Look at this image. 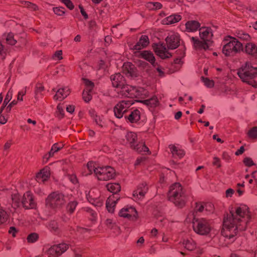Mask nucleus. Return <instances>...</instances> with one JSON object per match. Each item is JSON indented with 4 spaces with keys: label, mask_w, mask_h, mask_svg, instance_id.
<instances>
[{
    "label": "nucleus",
    "mask_w": 257,
    "mask_h": 257,
    "mask_svg": "<svg viewBox=\"0 0 257 257\" xmlns=\"http://www.w3.org/2000/svg\"><path fill=\"white\" fill-rule=\"evenodd\" d=\"M250 219L249 208L246 205L240 204L231 207L229 214L224 219L221 234L234 240L238 231L245 230Z\"/></svg>",
    "instance_id": "1"
},
{
    "label": "nucleus",
    "mask_w": 257,
    "mask_h": 257,
    "mask_svg": "<svg viewBox=\"0 0 257 257\" xmlns=\"http://www.w3.org/2000/svg\"><path fill=\"white\" fill-rule=\"evenodd\" d=\"M237 74L243 82L257 88V67L246 62L237 70Z\"/></svg>",
    "instance_id": "2"
},
{
    "label": "nucleus",
    "mask_w": 257,
    "mask_h": 257,
    "mask_svg": "<svg viewBox=\"0 0 257 257\" xmlns=\"http://www.w3.org/2000/svg\"><path fill=\"white\" fill-rule=\"evenodd\" d=\"M168 197L169 200L179 208L185 206L187 200L186 191L179 183H175L170 186Z\"/></svg>",
    "instance_id": "3"
},
{
    "label": "nucleus",
    "mask_w": 257,
    "mask_h": 257,
    "mask_svg": "<svg viewBox=\"0 0 257 257\" xmlns=\"http://www.w3.org/2000/svg\"><path fill=\"white\" fill-rule=\"evenodd\" d=\"M199 35L202 40L195 37L191 38L194 47L196 49H208L212 44L213 33L209 27H202L199 29Z\"/></svg>",
    "instance_id": "4"
},
{
    "label": "nucleus",
    "mask_w": 257,
    "mask_h": 257,
    "mask_svg": "<svg viewBox=\"0 0 257 257\" xmlns=\"http://www.w3.org/2000/svg\"><path fill=\"white\" fill-rule=\"evenodd\" d=\"M223 43L222 52L226 56H234L243 51L242 43L235 38L228 36L223 40Z\"/></svg>",
    "instance_id": "5"
},
{
    "label": "nucleus",
    "mask_w": 257,
    "mask_h": 257,
    "mask_svg": "<svg viewBox=\"0 0 257 257\" xmlns=\"http://www.w3.org/2000/svg\"><path fill=\"white\" fill-rule=\"evenodd\" d=\"M193 227L194 231L197 234L202 235H207L211 229V221L204 218H196L194 216Z\"/></svg>",
    "instance_id": "6"
},
{
    "label": "nucleus",
    "mask_w": 257,
    "mask_h": 257,
    "mask_svg": "<svg viewBox=\"0 0 257 257\" xmlns=\"http://www.w3.org/2000/svg\"><path fill=\"white\" fill-rule=\"evenodd\" d=\"M66 202L64 194L59 192L51 193L46 199V205L53 209L61 208Z\"/></svg>",
    "instance_id": "7"
},
{
    "label": "nucleus",
    "mask_w": 257,
    "mask_h": 257,
    "mask_svg": "<svg viewBox=\"0 0 257 257\" xmlns=\"http://www.w3.org/2000/svg\"><path fill=\"white\" fill-rule=\"evenodd\" d=\"M95 175L100 181H108L115 177V171L111 167H97L95 171Z\"/></svg>",
    "instance_id": "8"
},
{
    "label": "nucleus",
    "mask_w": 257,
    "mask_h": 257,
    "mask_svg": "<svg viewBox=\"0 0 257 257\" xmlns=\"http://www.w3.org/2000/svg\"><path fill=\"white\" fill-rule=\"evenodd\" d=\"M134 104L132 99L123 100L118 102L113 108L115 116L118 118L122 117L130 110L128 108Z\"/></svg>",
    "instance_id": "9"
},
{
    "label": "nucleus",
    "mask_w": 257,
    "mask_h": 257,
    "mask_svg": "<svg viewBox=\"0 0 257 257\" xmlns=\"http://www.w3.org/2000/svg\"><path fill=\"white\" fill-rule=\"evenodd\" d=\"M120 88V90L118 91V93L122 96L127 97L132 99L137 97L140 95L139 91L136 87L129 85L124 84Z\"/></svg>",
    "instance_id": "10"
},
{
    "label": "nucleus",
    "mask_w": 257,
    "mask_h": 257,
    "mask_svg": "<svg viewBox=\"0 0 257 257\" xmlns=\"http://www.w3.org/2000/svg\"><path fill=\"white\" fill-rule=\"evenodd\" d=\"M118 215L120 217L127 218L132 220H136L138 216L137 211L135 208L128 205L122 208L119 211Z\"/></svg>",
    "instance_id": "11"
},
{
    "label": "nucleus",
    "mask_w": 257,
    "mask_h": 257,
    "mask_svg": "<svg viewBox=\"0 0 257 257\" xmlns=\"http://www.w3.org/2000/svg\"><path fill=\"white\" fill-rule=\"evenodd\" d=\"M141 113L139 109H130L128 113L124 115L127 122L131 123H139L141 119Z\"/></svg>",
    "instance_id": "12"
},
{
    "label": "nucleus",
    "mask_w": 257,
    "mask_h": 257,
    "mask_svg": "<svg viewBox=\"0 0 257 257\" xmlns=\"http://www.w3.org/2000/svg\"><path fill=\"white\" fill-rule=\"evenodd\" d=\"M166 41L169 49H175L180 45V36L177 33H172L168 36Z\"/></svg>",
    "instance_id": "13"
},
{
    "label": "nucleus",
    "mask_w": 257,
    "mask_h": 257,
    "mask_svg": "<svg viewBox=\"0 0 257 257\" xmlns=\"http://www.w3.org/2000/svg\"><path fill=\"white\" fill-rule=\"evenodd\" d=\"M69 246L65 243L55 244L52 246L48 250V253L52 255H60L68 248Z\"/></svg>",
    "instance_id": "14"
},
{
    "label": "nucleus",
    "mask_w": 257,
    "mask_h": 257,
    "mask_svg": "<svg viewBox=\"0 0 257 257\" xmlns=\"http://www.w3.org/2000/svg\"><path fill=\"white\" fill-rule=\"evenodd\" d=\"M149 187L146 182L139 184L137 188L133 192V197L136 199H143L148 191Z\"/></svg>",
    "instance_id": "15"
},
{
    "label": "nucleus",
    "mask_w": 257,
    "mask_h": 257,
    "mask_svg": "<svg viewBox=\"0 0 257 257\" xmlns=\"http://www.w3.org/2000/svg\"><path fill=\"white\" fill-rule=\"evenodd\" d=\"M21 204L26 209H32L36 207V203L31 192H27L24 194Z\"/></svg>",
    "instance_id": "16"
},
{
    "label": "nucleus",
    "mask_w": 257,
    "mask_h": 257,
    "mask_svg": "<svg viewBox=\"0 0 257 257\" xmlns=\"http://www.w3.org/2000/svg\"><path fill=\"white\" fill-rule=\"evenodd\" d=\"M50 176V168L45 167L41 170L39 173L36 175V180L39 183H44L47 181Z\"/></svg>",
    "instance_id": "17"
},
{
    "label": "nucleus",
    "mask_w": 257,
    "mask_h": 257,
    "mask_svg": "<svg viewBox=\"0 0 257 257\" xmlns=\"http://www.w3.org/2000/svg\"><path fill=\"white\" fill-rule=\"evenodd\" d=\"M122 71L128 77L136 76V69L135 66L131 62H125L123 64Z\"/></svg>",
    "instance_id": "18"
},
{
    "label": "nucleus",
    "mask_w": 257,
    "mask_h": 257,
    "mask_svg": "<svg viewBox=\"0 0 257 257\" xmlns=\"http://www.w3.org/2000/svg\"><path fill=\"white\" fill-rule=\"evenodd\" d=\"M110 79L113 86L117 88H120L124 84L123 77L119 73L111 75Z\"/></svg>",
    "instance_id": "19"
},
{
    "label": "nucleus",
    "mask_w": 257,
    "mask_h": 257,
    "mask_svg": "<svg viewBox=\"0 0 257 257\" xmlns=\"http://www.w3.org/2000/svg\"><path fill=\"white\" fill-rule=\"evenodd\" d=\"M212 207L211 204L209 203H205L203 202H197L196 203L195 207L194 209V217L196 216L194 213L197 214L198 212L201 213L204 211H210L212 210Z\"/></svg>",
    "instance_id": "20"
},
{
    "label": "nucleus",
    "mask_w": 257,
    "mask_h": 257,
    "mask_svg": "<svg viewBox=\"0 0 257 257\" xmlns=\"http://www.w3.org/2000/svg\"><path fill=\"white\" fill-rule=\"evenodd\" d=\"M247 54L252 56L254 57H257V46L256 45L251 42L247 43L244 48H243V51Z\"/></svg>",
    "instance_id": "21"
},
{
    "label": "nucleus",
    "mask_w": 257,
    "mask_h": 257,
    "mask_svg": "<svg viewBox=\"0 0 257 257\" xmlns=\"http://www.w3.org/2000/svg\"><path fill=\"white\" fill-rule=\"evenodd\" d=\"M118 199L119 198H117L115 195H112L107 198L106 201V208L109 212H113L114 207Z\"/></svg>",
    "instance_id": "22"
},
{
    "label": "nucleus",
    "mask_w": 257,
    "mask_h": 257,
    "mask_svg": "<svg viewBox=\"0 0 257 257\" xmlns=\"http://www.w3.org/2000/svg\"><path fill=\"white\" fill-rule=\"evenodd\" d=\"M70 93V89L68 87L59 88L56 91V94L54 96V99L61 101L69 95Z\"/></svg>",
    "instance_id": "23"
},
{
    "label": "nucleus",
    "mask_w": 257,
    "mask_h": 257,
    "mask_svg": "<svg viewBox=\"0 0 257 257\" xmlns=\"http://www.w3.org/2000/svg\"><path fill=\"white\" fill-rule=\"evenodd\" d=\"M176 58L174 60V62L172 65H178L176 69V70H177V69H179V68L183 63L182 59L185 57V55L184 48H182L181 49H179L178 50L176 51Z\"/></svg>",
    "instance_id": "24"
},
{
    "label": "nucleus",
    "mask_w": 257,
    "mask_h": 257,
    "mask_svg": "<svg viewBox=\"0 0 257 257\" xmlns=\"http://www.w3.org/2000/svg\"><path fill=\"white\" fill-rule=\"evenodd\" d=\"M155 51L162 59L168 58L171 56V53L168 52L165 46L162 45L158 46L155 49Z\"/></svg>",
    "instance_id": "25"
},
{
    "label": "nucleus",
    "mask_w": 257,
    "mask_h": 257,
    "mask_svg": "<svg viewBox=\"0 0 257 257\" xmlns=\"http://www.w3.org/2000/svg\"><path fill=\"white\" fill-rule=\"evenodd\" d=\"M149 43L148 37L146 35H142L137 43L134 46V49L136 50H140L146 47Z\"/></svg>",
    "instance_id": "26"
},
{
    "label": "nucleus",
    "mask_w": 257,
    "mask_h": 257,
    "mask_svg": "<svg viewBox=\"0 0 257 257\" xmlns=\"http://www.w3.org/2000/svg\"><path fill=\"white\" fill-rule=\"evenodd\" d=\"M140 55L142 58L149 61L154 67L156 66L155 58L152 52L145 50L141 53Z\"/></svg>",
    "instance_id": "27"
},
{
    "label": "nucleus",
    "mask_w": 257,
    "mask_h": 257,
    "mask_svg": "<svg viewBox=\"0 0 257 257\" xmlns=\"http://www.w3.org/2000/svg\"><path fill=\"white\" fill-rule=\"evenodd\" d=\"M181 20V16L179 15H172L164 19L162 22L163 25H171L178 22Z\"/></svg>",
    "instance_id": "28"
},
{
    "label": "nucleus",
    "mask_w": 257,
    "mask_h": 257,
    "mask_svg": "<svg viewBox=\"0 0 257 257\" xmlns=\"http://www.w3.org/2000/svg\"><path fill=\"white\" fill-rule=\"evenodd\" d=\"M169 148L174 158L181 159L184 157L185 155L184 150L180 149L173 145H170Z\"/></svg>",
    "instance_id": "29"
},
{
    "label": "nucleus",
    "mask_w": 257,
    "mask_h": 257,
    "mask_svg": "<svg viewBox=\"0 0 257 257\" xmlns=\"http://www.w3.org/2000/svg\"><path fill=\"white\" fill-rule=\"evenodd\" d=\"M126 139L129 143L131 147L133 149L137 144V135L133 132H128L126 135Z\"/></svg>",
    "instance_id": "30"
},
{
    "label": "nucleus",
    "mask_w": 257,
    "mask_h": 257,
    "mask_svg": "<svg viewBox=\"0 0 257 257\" xmlns=\"http://www.w3.org/2000/svg\"><path fill=\"white\" fill-rule=\"evenodd\" d=\"M185 26L188 32H194L199 28L200 24L196 21H189L186 23Z\"/></svg>",
    "instance_id": "31"
},
{
    "label": "nucleus",
    "mask_w": 257,
    "mask_h": 257,
    "mask_svg": "<svg viewBox=\"0 0 257 257\" xmlns=\"http://www.w3.org/2000/svg\"><path fill=\"white\" fill-rule=\"evenodd\" d=\"M97 167L94 166V163L92 162H89L86 166L84 168V172L83 175L84 176H87L92 174L93 173L95 174V171Z\"/></svg>",
    "instance_id": "32"
},
{
    "label": "nucleus",
    "mask_w": 257,
    "mask_h": 257,
    "mask_svg": "<svg viewBox=\"0 0 257 257\" xmlns=\"http://www.w3.org/2000/svg\"><path fill=\"white\" fill-rule=\"evenodd\" d=\"M182 244L186 249L190 251L194 250L196 247L195 242L191 238L184 239Z\"/></svg>",
    "instance_id": "33"
},
{
    "label": "nucleus",
    "mask_w": 257,
    "mask_h": 257,
    "mask_svg": "<svg viewBox=\"0 0 257 257\" xmlns=\"http://www.w3.org/2000/svg\"><path fill=\"white\" fill-rule=\"evenodd\" d=\"M106 187L109 191L113 193V195H116L118 198L116 193L120 191L121 188L120 185L118 183H109L106 185Z\"/></svg>",
    "instance_id": "34"
},
{
    "label": "nucleus",
    "mask_w": 257,
    "mask_h": 257,
    "mask_svg": "<svg viewBox=\"0 0 257 257\" xmlns=\"http://www.w3.org/2000/svg\"><path fill=\"white\" fill-rule=\"evenodd\" d=\"M146 8L150 11H156L162 8V5L159 2H148L146 5Z\"/></svg>",
    "instance_id": "35"
},
{
    "label": "nucleus",
    "mask_w": 257,
    "mask_h": 257,
    "mask_svg": "<svg viewBox=\"0 0 257 257\" xmlns=\"http://www.w3.org/2000/svg\"><path fill=\"white\" fill-rule=\"evenodd\" d=\"M134 150L140 153L149 152V149L144 143H139L133 148Z\"/></svg>",
    "instance_id": "36"
},
{
    "label": "nucleus",
    "mask_w": 257,
    "mask_h": 257,
    "mask_svg": "<svg viewBox=\"0 0 257 257\" xmlns=\"http://www.w3.org/2000/svg\"><path fill=\"white\" fill-rule=\"evenodd\" d=\"M144 103L151 107L154 108L157 106L159 105V102L157 97H153L150 99L145 100L144 101Z\"/></svg>",
    "instance_id": "37"
},
{
    "label": "nucleus",
    "mask_w": 257,
    "mask_h": 257,
    "mask_svg": "<svg viewBox=\"0 0 257 257\" xmlns=\"http://www.w3.org/2000/svg\"><path fill=\"white\" fill-rule=\"evenodd\" d=\"M9 218V215L7 211L3 208L0 207V225L6 223Z\"/></svg>",
    "instance_id": "38"
},
{
    "label": "nucleus",
    "mask_w": 257,
    "mask_h": 257,
    "mask_svg": "<svg viewBox=\"0 0 257 257\" xmlns=\"http://www.w3.org/2000/svg\"><path fill=\"white\" fill-rule=\"evenodd\" d=\"M236 36L241 40L249 41L250 39V36L246 33L242 31H237L236 32Z\"/></svg>",
    "instance_id": "39"
},
{
    "label": "nucleus",
    "mask_w": 257,
    "mask_h": 257,
    "mask_svg": "<svg viewBox=\"0 0 257 257\" xmlns=\"http://www.w3.org/2000/svg\"><path fill=\"white\" fill-rule=\"evenodd\" d=\"M78 204V202L75 201H70L66 206V210L69 214L73 213Z\"/></svg>",
    "instance_id": "40"
},
{
    "label": "nucleus",
    "mask_w": 257,
    "mask_h": 257,
    "mask_svg": "<svg viewBox=\"0 0 257 257\" xmlns=\"http://www.w3.org/2000/svg\"><path fill=\"white\" fill-rule=\"evenodd\" d=\"M63 147V145L61 143H55V144H54L52 146L51 149L49 153V157H53L55 152L59 151Z\"/></svg>",
    "instance_id": "41"
},
{
    "label": "nucleus",
    "mask_w": 257,
    "mask_h": 257,
    "mask_svg": "<svg viewBox=\"0 0 257 257\" xmlns=\"http://www.w3.org/2000/svg\"><path fill=\"white\" fill-rule=\"evenodd\" d=\"M88 200L90 203L96 207H101L103 203L102 199L100 198H91L89 196Z\"/></svg>",
    "instance_id": "42"
},
{
    "label": "nucleus",
    "mask_w": 257,
    "mask_h": 257,
    "mask_svg": "<svg viewBox=\"0 0 257 257\" xmlns=\"http://www.w3.org/2000/svg\"><path fill=\"white\" fill-rule=\"evenodd\" d=\"M22 5L25 8H27L32 11H37L38 10L37 6L33 3L29 2L23 1L21 2Z\"/></svg>",
    "instance_id": "43"
},
{
    "label": "nucleus",
    "mask_w": 257,
    "mask_h": 257,
    "mask_svg": "<svg viewBox=\"0 0 257 257\" xmlns=\"http://www.w3.org/2000/svg\"><path fill=\"white\" fill-rule=\"evenodd\" d=\"M247 135L250 139L257 140V126L250 128L247 133Z\"/></svg>",
    "instance_id": "44"
},
{
    "label": "nucleus",
    "mask_w": 257,
    "mask_h": 257,
    "mask_svg": "<svg viewBox=\"0 0 257 257\" xmlns=\"http://www.w3.org/2000/svg\"><path fill=\"white\" fill-rule=\"evenodd\" d=\"M58 223L55 220L50 221L47 225V227L51 231L56 232L58 229Z\"/></svg>",
    "instance_id": "45"
},
{
    "label": "nucleus",
    "mask_w": 257,
    "mask_h": 257,
    "mask_svg": "<svg viewBox=\"0 0 257 257\" xmlns=\"http://www.w3.org/2000/svg\"><path fill=\"white\" fill-rule=\"evenodd\" d=\"M105 224L108 228L111 229H116L118 228L115 222L111 219H107L105 221Z\"/></svg>",
    "instance_id": "46"
},
{
    "label": "nucleus",
    "mask_w": 257,
    "mask_h": 257,
    "mask_svg": "<svg viewBox=\"0 0 257 257\" xmlns=\"http://www.w3.org/2000/svg\"><path fill=\"white\" fill-rule=\"evenodd\" d=\"M84 82L85 83V85L86 86V88L84 90L86 91L87 92V91L91 92L93 87H94V83L89 81L88 79H84Z\"/></svg>",
    "instance_id": "47"
},
{
    "label": "nucleus",
    "mask_w": 257,
    "mask_h": 257,
    "mask_svg": "<svg viewBox=\"0 0 257 257\" xmlns=\"http://www.w3.org/2000/svg\"><path fill=\"white\" fill-rule=\"evenodd\" d=\"M6 40L8 44L11 45H14L17 42L12 33H9L7 35Z\"/></svg>",
    "instance_id": "48"
},
{
    "label": "nucleus",
    "mask_w": 257,
    "mask_h": 257,
    "mask_svg": "<svg viewBox=\"0 0 257 257\" xmlns=\"http://www.w3.org/2000/svg\"><path fill=\"white\" fill-rule=\"evenodd\" d=\"M38 239V235L36 233H32L30 234L27 238V241L28 242L33 243L36 241Z\"/></svg>",
    "instance_id": "49"
},
{
    "label": "nucleus",
    "mask_w": 257,
    "mask_h": 257,
    "mask_svg": "<svg viewBox=\"0 0 257 257\" xmlns=\"http://www.w3.org/2000/svg\"><path fill=\"white\" fill-rule=\"evenodd\" d=\"M12 199L13 201V203L14 204V205L16 206H19L21 203V202L20 201V197L18 194L12 195Z\"/></svg>",
    "instance_id": "50"
},
{
    "label": "nucleus",
    "mask_w": 257,
    "mask_h": 257,
    "mask_svg": "<svg viewBox=\"0 0 257 257\" xmlns=\"http://www.w3.org/2000/svg\"><path fill=\"white\" fill-rule=\"evenodd\" d=\"M84 211H85L86 212L89 213L91 216L92 218L91 219L93 220L95 219L97 217V213L93 210L92 209H91L89 207H85L84 208Z\"/></svg>",
    "instance_id": "51"
},
{
    "label": "nucleus",
    "mask_w": 257,
    "mask_h": 257,
    "mask_svg": "<svg viewBox=\"0 0 257 257\" xmlns=\"http://www.w3.org/2000/svg\"><path fill=\"white\" fill-rule=\"evenodd\" d=\"M203 81L205 86L207 87L211 88L214 86V81L213 80H210L207 78L202 77Z\"/></svg>",
    "instance_id": "52"
},
{
    "label": "nucleus",
    "mask_w": 257,
    "mask_h": 257,
    "mask_svg": "<svg viewBox=\"0 0 257 257\" xmlns=\"http://www.w3.org/2000/svg\"><path fill=\"white\" fill-rule=\"evenodd\" d=\"M12 97V91L9 90L6 95L5 99L4 100V103L3 104L6 106L7 104L9 102Z\"/></svg>",
    "instance_id": "53"
},
{
    "label": "nucleus",
    "mask_w": 257,
    "mask_h": 257,
    "mask_svg": "<svg viewBox=\"0 0 257 257\" xmlns=\"http://www.w3.org/2000/svg\"><path fill=\"white\" fill-rule=\"evenodd\" d=\"M91 92L87 91V92L86 91L84 90L83 92V98L85 102H89L92 98V96L90 94Z\"/></svg>",
    "instance_id": "54"
},
{
    "label": "nucleus",
    "mask_w": 257,
    "mask_h": 257,
    "mask_svg": "<svg viewBox=\"0 0 257 257\" xmlns=\"http://www.w3.org/2000/svg\"><path fill=\"white\" fill-rule=\"evenodd\" d=\"M69 9L72 10L74 9V6L71 0H60Z\"/></svg>",
    "instance_id": "55"
},
{
    "label": "nucleus",
    "mask_w": 257,
    "mask_h": 257,
    "mask_svg": "<svg viewBox=\"0 0 257 257\" xmlns=\"http://www.w3.org/2000/svg\"><path fill=\"white\" fill-rule=\"evenodd\" d=\"M64 10V8L56 7L53 8L54 13L58 16H62L65 13Z\"/></svg>",
    "instance_id": "56"
},
{
    "label": "nucleus",
    "mask_w": 257,
    "mask_h": 257,
    "mask_svg": "<svg viewBox=\"0 0 257 257\" xmlns=\"http://www.w3.org/2000/svg\"><path fill=\"white\" fill-rule=\"evenodd\" d=\"M244 165L248 167H251L252 166L254 165V164L250 158L245 157L243 161Z\"/></svg>",
    "instance_id": "57"
},
{
    "label": "nucleus",
    "mask_w": 257,
    "mask_h": 257,
    "mask_svg": "<svg viewBox=\"0 0 257 257\" xmlns=\"http://www.w3.org/2000/svg\"><path fill=\"white\" fill-rule=\"evenodd\" d=\"M94 120L96 123L99 126L102 127L104 126V122L102 121V119L100 117V116L96 115L94 118Z\"/></svg>",
    "instance_id": "58"
},
{
    "label": "nucleus",
    "mask_w": 257,
    "mask_h": 257,
    "mask_svg": "<svg viewBox=\"0 0 257 257\" xmlns=\"http://www.w3.org/2000/svg\"><path fill=\"white\" fill-rule=\"evenodd\" d=\"M212 164L217 168H220L221 167L220 160L218 157H215L213 158Z\"/></svg>",
    "instance_id": "59"
},
{
    "label": "nucleus",
    "mask_w": 257,
    "mask_h": 257,
    "mask_svg": "<svg viewBox=\"0 0 257 257\" xmlns=\"http://www.w3.org/2000/svg\"><path fill=\"white\" fill-rule=\"evenodd\" d=\"M44 90V87L41 84H37L35 88L36 96H37L39 93H41Z\"/></svg>",
    "instance_id": "60"
},
{
    "label": "nucleus",
    "mask_w": 257,
    "mask_h": 257,
    "mask_svg": "<svg viewBox=\"0 0 257 257\" xmlns=\"http://www.w3.org/2000/svg\"><path fill=\"white\" fill-rule=\"evenodd\" d=\"M156 68V70L157 71V72H158L159 73V75L161 77H163L164 76L165 74H164V72L163 71V68L158 65L157 64L156 65V66L155 67Z\"/></svg>",
    "instance_id": "61"
},
{
    "label": "nucleus",
    "mask_w": 257,
    "mask_h": 257,
    "mask_svg": "<svg viewBox=\"0 0 257 257\" xmlns=\"http://www.w3.org/2000/svg\"><path fill=\"white\" fill-rule=\"evenodd\" d=\"M69 180L74 184H75L77 183V178L76 176L74 174L69 175L68 176Z\"/></svg>",
    "instance_id": "62"
},
{
    "label": "nucleus",
    "mask_w": 257,
    "mask_h": 257,
    "mask_svg": "<svg viewBox=\"0 0 257 257\" xmlns=\"http://www.w3.org/2000/svg\"><path fill=\"white\" fill-rule=\"evenodd\" d=\"M18 232V230L14 226H11L9 230V233L12 235L13 237H15L16 233Z\"/></svg>",
    "instance_id": "63"
},
{
    "label": "nucleus",
    "mask_w": 257,
    "mask_h": 257,
    "mask_svg": "<svg viewBox=\"0 0 257 257\" xmlns=\"http://www.w3.org/2000/svg\"><path fill=\"white\" fill-rule=\"evenodd\" d=\"M17 103V101L14 100L12 102H11L9 105L6 108V111L7 112H9L11 111V109L13 106L16 105Z\"/></svg>",
    "instance_id": "64"
}]
</instances>
